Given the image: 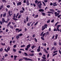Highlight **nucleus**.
<instances>
[{
	"label": "nucleus",
	"instance_id": "nucleus-5",
	"mask_svg": "<svg viewBox=\"0 0 61 61\" xmlns=\"http://www.w3.org/2000/svg\"><path fill=\"white\" fill-rule=\"evenodd\" d=\"M26 3L27 5H29V4L30 3L29 2V0H27L26 2Z\"/></svg>",
	"mask_w": 61,
	"mask_h": 61
},
{
	"label": "nucleus",
	"instance_id": "nucleus-38",
	"mask_svg": "<svg viewBox=\"0 0 61 61\" xmlns=\"http://www.w3.org/2000/svg\"><path fill=\"white\" fill-rule=\"evenodd\" d=\"M44 33V32L43 31L42 32H41V34L40 35L41 36H43V33Z\"/></svg>",
	"mask_w": 61,
	"mask_h": 61
},
{
	"label": "nucleus",
	"instance_id": "nucleus-6",
	"mask_svg": "<svg viewBox=\"0 0 61 61\" xmlns=\"http://www.w3.org/2000/svg\"><path fill=\"white\" fill-rule=\"evenodd\" d=\"M39 11L40 12H44V10L42 9H41L39 10Z\"/></svg>",
	"mask_w": 61,
	"mask_h": 61
},
{
	"label": "nucleus",
	"instance_id": "nucleus-24",
	"mask_svg": "<svg viewBox=\"0 0 61 61\" xmlns=\"http://www.w3.org/2000/svg\"><path fill=\"white\" fill-rule=\"evenodd\" d=\"M1 44L2 46H5V43H1Z\"/></svg>",
	"mask_w": 61,
	"mask_h": 61
},
{
	"label": "nucleus",
	"instance_id": "nucleus-62",
	"mask_svg": "<svg viewBox=\"0 0 61 61\" xmlns=\"http://www.w3.org/2000/svg\"><path fill=\"white\" fill-rule=\"evenodd\" d=\"M19 30V29L17 28L15 29V31H18V30Z\"/></svg>",
	"mask_w": 61,
	"mask_h": 61
},
{
	"label": "nucleus",
	"instance_id": "nucleus-3",
	"mask_svg": "<svg viewBox=\"0 0 61 61\" xmlns=\"http://www.w3.org/2000/svg\"><path fill=\"white\" fill-rule=\"evenodd\" d=\"M47 13H48V15L49 16H51V14H52V15H54V13H53V12H51V11H48L47 12Z\"/></svg>",
	"mask_w": 61,
	"mask_h": 61
},
{
	"label": "nucleus",
	"instance_id": "nucleus-16",
	"mask_svg": "<svg viewBox=\"0 0 61 61\" xmlns=\"http://www.w3.org/2000/svg\"><path fill=\"white\" fill-rule=\"evenodd\" d=\"M20 37V36H19V35L17 36L16 37V38L17 39H18Z\"/></svg>",
	"mask_w": 61,
	"mask_h": 61
},
{
	"label": "nucleus",
	"instance_id": "nucleus-17",
	"mask_svg": "<svg viewBox=\"0 0 61 61\" xmlns=\"http://www.w3.org/2000/svg\"><path fill=\"white\" fill-rule=\"evenodd\" d=\"M35 47V46H34V45H33L32 46H31V48H32V49L33 50H34V48Z\"/></svg>",
	"mask_w": 61,
	"mask_h": 61
},
{
	"label": "nucleus",
	"instance_id": "nucleus-23",
	"mask_svg": "<svg viewBox=\"0 0 61 61\" xmlns=\"http://www.w3.org/2000/svg\"><path fill=\"white\" fill-rule=\"evenodd\" d=\"M13 50L14 51V52H15L16 51V49H14V48H13Z\"/></svg>",
	"mask_w": 61,
	"mask_h": 61
},
{
	"label": "nucleus",
	"instance_id": "nucleus-63",
	"mask_svg": "<svg viewBox=\"0 0 61 61\" xmlns=\"http://www.w3.org/2000/svg\"><path fill=\"white\" fill-rule=\"evenodd\" d=\"M59 53L60 54V55H61V51L60 50H59Z\"/></svg>",
	"mask_w": 61,
	"mask_h": 61
},
{
	"label": "nucleus",
	"instance_id": "nucleus-55",
	"mask_svg": "<svg viewBox=\"0 0 61 61\" xmlns=\"http://www.w3.org/2000/svg\"><path fill=\"white\" fill-rule=\"evenodd\" d=\"M34 40H35V41H36V42H37V40L36 38H34Z\"/></svg>",
	"mask_w": 61,
	"mask_h": 61
},
{
	"label": "nucleus",
	"instance_id": "nucleus-1",
	"mask_svg": "<svg viewBox=\"0 0 61 61\" xmlns=\"http://www.w3.org/2000/svg\"><path fill=\"white\" fill-rule=\"evenodd\" d=\"M37 5L40 9H41V8H42L41 5H42V2H41V1H39L37 3Z\"/></svg>",
	"mask_w": 61,
	"mask_h": 61
},
{
	"label": "nucleus",
	"instance_id": "nucleus-42",
	"mask_svg": "<svg viewBox=\"0 0 61 61\" xmlns=\"http://www.w3.org/2000/svg\"><path fill=\"white\" fill-rule=\"evenodd\" d=\"M22 30L21 29H20L19 30L18 32H21V31H22Z\"/></svg>",
	"mask_w": 61,
	"mask_h": 61
},
{
	"label": "nucleus",
	"instance_id": "nucleus-36",
	"mask_svg": "<svg viewBox=\"0 0 61 61\" xmlns=\"http://www.w3.org/2000/svg\"><path fill=\"white\" fill-rule=\"evenodd\" d=\"M3 50V48H1L0 49V52H2Z\"/></svg>",
	"mask_w": 61,
	"mask_h": 61
},
{
	"label": "nucleus",
	"instance_id": "nucleus-25",
	"mask_svg": "<svg viewBox=\"0 0 61 61\" xmlns=\"http://www.w3.org/2000/svg\"><path fill=\"white\" fill-rule=\"evenodd\" d=\"M20 13H23L24 12L23 10H21L20 11Z\"/></svg>",
	"mask_w": 61,
	"mask_h": 61
},
{
	"label": "nucleus",
	"instance_id": "nucleus-52",
	"mask_svg": "<svg viewBox=\"0 0 61 61\" xmlns=\"http://www.w3.org/2000/svg\"><path fill=\"white\" fill-rule=\"evenodd\" d=\"M8 14L9 15V16L11 14L10 11H8Z\"/></svg>",
	"mask_w": 61,
	"mask_h": 61
},
{
	"label": "nucleus",
	"instance_id": "nucleus-7",
	"mask_svg": "<svg viewBox=\"0 0 61 61\" xmlns=\"http://www.w3.org/2000/svg\"><path fill=\"white\" fill-rule=\"evenodd\" d=\"M31 47V44H29L28 45L26 46V47H27L28 48H29L30 47Z\"/></svg>",
	"mask_w": 61,
	"mask_h": 61
},
{
	"label": "nucleus",
	"instance_id": "nucleus-22",
	"mask_svg": "<svg viewBox=\"0 0 61 61\" xmlns=\"http://www.w3.org/2000/svg\"><path fill=\"white\" fill-rule=\"evenodd\" d=\"M24 54L25 55V56H28V54H27V53L26 52H24Z\"/></svg>",
	"mask_w": 61,
	"mask_h": 61
},
{
	"label": "nucleus",
	"instance_id": "nucleus-19",
	"mask_svg": "<svg viewBox=\"0 0 61 61\" xmlns=\"http://www.w3.org/2000/svg\"><path fill=\"white\" fill-rule=\"evenodd\" d=\"M26 22H28V19H29V18H28V16H27V18H26Z\"/></svg>",
	"mask_w": 61,
	"mask_h": 61
},
{
	"label": "nucleus",
	"instance_id": "nucleus-64",
	"mask_svg": "<svg viewBox=\"0 0 61 61\" xmlns=\"http://www.w3.org/2000/svg\"><path fill=\"white\" fill-rule=\"evenodd\" d=\"M59 46L61 45V43L60 42H59Z\"/></svg>",
	"mask_w": 61,
	"mask_h": 61
},
{
	"label": "nucleus",
	"instance_id": "nucleus-48",
	"mask_svg": "<svg viewBox=\"0 0 61 61\" xmlns=\"http://www.w3.org/2000/svg\"><path fill=\"white\" fill-rule=\"evenodd\" d=\"M46 34H47V35H49V31H47L46 32Z\"/></svg>",
	"mask_w": 61,
	"mask_h": 61
},
{
	"label": "nucleus",
	"instance_id": "nucleus-47",
	"mask_svg": "<svg viewBox=\"0 0 61 61\" xmlns=\"http://www.w3.org/2000/svg\"><path fill=\"white\" fill-rule=\"evenodd\" d=\"M41 39H42V40H43V41L45 40V39H44V38H43V37H41Z\"/></svg>",
	"mask_w": 61,
	"mask_h": 61
},
{
	"label": "nucleus",
	"instance_id": "nucleus-56",
	"mask_svg": "<svg viewBox=\"0 0 61 61\" xmlns=\"http://www.w3.org/2000/svg\"><path fill=\"white\" fill-rule=\"evenodd\" d=\"M0 8H1V9H2L3 8V5H1L0 6Z\"/></svg>",
	"mask_w": 61,
	"mask_h": 61
},
{
	"label": "nucleus",
	"instance_id": "nucleus-12",
	"mask_svg": "<svg viewBox=\"0 0 61 61\" xmlns=\"http://www.w3.org/2000/svg\"><path fill=\"white\" fill-rule=\"evenodd\" d=\"M50 11H51V12H55V11L53 9H50L49 10Z\"/></svg>",
	"mask_w": 61,
	"mask_h": 61
},
{
	"label": "nucleus",
	"instance_id": "nucleus-18",
	"mask_svg": "<svg viewBox=\"0 0 61 61\" xmlns=\"http://www.w3.org/2000/svg\"><path fill=\"white\" fill-rule=\"evenodd\" d=\"M6 13H4L3 15V17H5V16H6Z\"/></svg>",
	"mask_w": 61,
	"mask_h": 61
},
{
	"label": "nucleus",
	"instance_id": "nucleus-15",
	"mask_svg": "<svg viewBox=\"0 0 61 61\" xmlns=\"http://www.w3.org/2000/svg\"><path fill=\"white\" fill-rule=\"evenodd\" d=\"M11 24V22H9L7 25V27H9V26Z\"/></svg>",
	"mask_w": 61,
	"mask_h": 61
},
{
	"label": "nucleus",
	"instance_id": "nucleus-45",
	"mask_svg": "<svg viewBox=\"0 0 61 61\" xmlns=\"http://www.w3.org/2000/svg\"><path fill=\"white\" fill-rule=\"evenodd\" d=\"M35 2L36 4V3H38V1L37 0H36L35 1Z\"/></svg>",
	"mask_w": 61,
	"mask_h": 61
},
{
	"label": "nucleus",
	"instance_id": "nucleus-59",
	"mask_svg": "<svg viewBox=\"0 0 61 61\" xmlns=\"http://www.w3.org/2000/svg\"><path fill=\"white\" fill-rule=\"evenodd\" d=\"M9 31V30L8 29H7L6 30V32H8Z\"/></svg>",
	"mask_w": 61,
	"mask_h": 61
},
{
	"label": "nucleus",
	"instance_id": "nucleus-2",
	"mask_svg": "<svg viewBox=\"0 0 61 61\" xmlns=\"http://www.w3.org/2000/svg\"><path fill=\"white\" fill-rule=\"evenodd\" d=\"M23 59H24L25 60L29 61H33V60H32L30 58H27L23 57L22 58Z\"/></svg>",
	"mask_w": 61,
	"mask_h": 61
},
{
	"label": "nucleus",
	"instance_id": "nucleus-60",
	"mask_svg": "<svg viewBox=\"0 0 61 61\" xmlns=\"http://www.w3.org/2000/svg\"><path fill=\"white\" fill-rule=\"evenodd\" d=\"M28 48L27 47H26V48H25V50H26V51H27L28 50Z\"/></svg>",
	"mask_w": 61,
	"mask_h": 61
},
{
	"label": "nucleus",
	"instance_id": "nucleus-32",
	"mask_svg": "<svg viewBox=\"0 0 61 61\" xmlns=\"http://www.w3.org/2000/svg\"><path fill=\"white\" fill-rule=\"evenodd\" d=\"M58 23H59V22H58L57 23H56L55 26H56L57 25V24H58Z\"/></svg>",
	"mask_w": 61,
	"mask_h": 61
},
{
	"label": "nucleus",
	"instance_id": "nucleus-39",
	"mask_svg": "<svg viewBox=\"0 0 61 61\" xmlns=\"http://www.w3.org/2000/svg\"><path fill=\"white\" fill-rule=\"evenodd\" d=\"M46 33H44L43 34V35L42 36V37H44V36H45V35H46Z\"/></svg>",
	"mask_w": 61,
	"mask_h": 61
},
{
	"label": "nucleus",
	"instance_id": "nucleus-26",
	"mask_svg": "<svg viewBox=\"0 0 61 61\" xmlns=\"http://www.w3.org/2000/svg\"><path fill=\"white\" fill-rule=\"evenodd\" d=\"M29 56H34V54L33 53H32V54L29 55Z\"/></svg>",
	"mask_w": 61,
	"mask_h": 61
},
{
	"label": "nucleus",
	"instance_id": "nucleus-53",
	"mask_svg": "<svg viewBox=\"0 0 61 61\" xmlns=\"http://www.w3.org/2000/svg\"><path fill=\"white\" fill-rule=\"evenodd\" d=\"M39 55L40 56H42V53H41V52H40L39 53Z\"/></svg>",
	"mask_w": 61,
	"mask_h": 61
},
{
	"label": "nucleus",
	"instance_id": "nucleus-29",
	"mask_svg": "<svg viewBox=\"0 0 61 61\" xmlns=\"http://www.w3.org/2000/svg\"><path fill=\"white\" fill-rule=\"evenodd\" d=\"M57 12H55L54 13V14L55 15V16H56V15H57Z\"/></svg>",
	"mask_w": 61,
	"mask_h": 61
},
{
	"label": "nucleus",
	"instance_id": "nucleus-46",
	"mask_svg": "<svg viewBox=\"0 0 61 61\" xmlns=\"http://www.w3.org/2000/svg\"><path fill=\"white\" fill-rule=\"evenodd\" d=\"M4 50H5V51L6 52H8V51L7 50V49H6V48H5Z\"/></svg>",
	"mask_w": 61,
	"mask_h": 61
},
{
	"label": "nucleus",
	"instance_id": "nucleus-40",
	"mask_svg": "<svg viewBox=\"0 0 61 61\" xmlns=\"http://www.w3.org/2000/svg\"><path fill=\"white\" fill-rule=\"evenodd\" d=\"M18 36H23V34H22V33H20V34H19Z\"/></svg>",
	"mask_w": 61,
	"mask_h": 61
},
{
	"label": "nucleus",
	"instance_id": "nucleus-35",
	"mask_svg": "<svg viewBox=\"0 0 61 61\" xmlns=\"http://www.w3.org/2000/svg\"><path fill=\"white\" fill-rule=\"evenodd\" d=\"M38 21L35 24L34 26H36L37 24H38Z\"/></svg>",
	"mask_w": 61,
	"mask_h": 61
},
{
	"label": "nucleus",
	"instance_id": "nucleus-20",
	"mask_svg": "<svg viewBox=\"0 0 61 61\" xmlns=\"http://www.w3.org/2000/svg\"><path fill=\"white\" fill-rule=\"evenodd\" d=\"M2 2H3V3H4H4H6V2H7L6 1V0H2Z\"/></svg>",
	"mask_w": 61,
	"mask_h": 61
},
{
	"label": "nucleus",
	"instance_id": "nucleus-50",
	"mask_svg": "<svg viewBox=\"0 0 61 61\" xmlns=\"http://www.w3.org/2000/svg\"><path fill=\"white\" fill-rule=\"evenodd\" d=\"M10 6L9 5H8L7 6V7L8 8H10Z\"/></svg>",
	"mask_w": 61,
	"mask_h": 61
},
{
	"label": "nucleus",
	"instance_id": "nucleus-28",
	"mask_svg": "<svg viewBox=\"0 0 61 61\" xmlns=\"http://www.w3.org/2000/svg\"><path fill=\"white\" fill-rule=\"evenodd\" d=\"M13 20H14L15 21H16V20H18L17 19L15 18H13Z\"/></svg>",
	"mask_w": 61,
	"mask_h": 61
},
{
	"label": "nucleus",
	"instance_id": "nucleus-54",
	"mask_svg": "<svg viewBox=\"0 0 61 61\" xmlns=\"http://www.w3.org/2000/svg\"><path fill=\"white\" fill-rule=\"evenodd\" d=\"M44 2L45 3H47V0H44Z\"/></svg>",
	"mask_w": 61,
	"mask_h": 61
},
{
	"label": "nucleus",
	"instance_id": "nucleus-10",
	"mask_svg": "<svg viewBox=\"0 0 61 61\" xmlns=\"http://www.w3.org/2000/svg\"><path fill=\"white\" fill-rule=\"evenodd\" d=\"M22 3L21 2H19V3H17V5H21Z\"/></svg>",
	"mask_w": 61,
	"mask_h": 61
},
{
	"label": "nucleus",
	"instance_id": "nucleus-9",
	"mask_svg": "<svg viewBox=\"0 0 61 61\" xmlns=\"http://www.w3.org/2000/svg\"><path fill=\"white\" fill-rule=\"evenodd\" d=\"M44 26H43V27H45V28H47V26H48V25L47 24H45L44 25Z\"/></svg>",
	"mask_w": 61,
	"mask_h": 61
},
{
	"label": "nucleus",
	"instance_id": "nucleus-31",
	"mask_svg": "<svg viewBox=\"0 0 61 61\" xmlns=\"http://www.w3.org/2000/svg\"><path fill=\"white\" fill-rule=\"evenodd\" d=\"M57 5L56 4H53V5H52L53 6H57Z\"/></svg>",
	"mask_w": 61,
	"mask_h": 61
},
{
	"label": "nucleus",
	"instance_id": "nucleus-58",
	"mask_svg": "<svg viewBox=\"0 0 61 61\" xmlns=\"http://www.w3.org/2000/svg\"><path fill=\"white\" fill-rule=\"evenodd\" d=\"M60 15V13H57L56 15V16H58V15Z\"/></svg>",
	"mask_w": 61,
	"mask_h": 61
},
{
	"label": "nucleus",
	"instance_id": "nucleus-27",
	"mask_svg": "<svg viewBox=\"0 0 61 61\" xmlns=\"http://www.w3.org/2000/svg\"><path fill=\"white\" fill-rule=\"evenodd\" d=\"M54 48H55V47H52L51 49V51H52V50H53L54 49L55 50Z\"/></svg>",
	"mask_w": 61,
	"mask_h": 61
},
{
	"label": "nucleus",
	"instance_id": "nucleus-11",
	"mask_svg": "<svg viewBox=\"0 0 61 61\" xmlns=\"http://www.w3.org/2000/svg\"><path fill=\"white\" fill-rule=\"evenodd\" d=\"M41 13L42 14V15H43V16H46V13L43 12H41Z\"/></svg>",
	"mask_w": 61,
	"mask_h": 61
},
{
	"label": "nucleus",
	"instance_id": "nucleus-37",
	"mask_svg": "<svg viewBox=\"0 0 61 61\" xmlns=\"http://www.w3.org/2000/svg\"><path fill=\"white\" fill-rule=\"evenodd\" d=\"M57 53H55L54 54H53V56H55L56 55H57Z\"/></svg>",
	"mask_w": 61,
	"mask_h": 61
},
{
	"label": "nucleus",
	"instance_id": "nucleus-21",
	"mask_svg": "<svg viewBox=\"0 0 61 61\" xmlns=\"http://www.w3.org/2000/svg\"><path fill=\"white\" fill-rule=\"evenodd\" d=\"M58 37V35L57 34H56V35L55 36L56 39Z\"/></svg>",
	"mask_w": 61,
	"mask_h": 61
},
{
	"label": "nucleus",
	"instance_id": "nucleus-57",
	"mask_svg": "<svg viewBox=\"0 0 61 61\" xmlns=\"http://www.w3.org/2000/svg\"><path fill=\"white\" fill-rule=\"evenodd\" d=\"M54 46H56L57 45V44L56 42H54Z\"/></svg>",
	"mask_w": 61,
	"mask_h": 61
},
{
	"label": "nucleus",
	"instance_id": "nucleus-44",
	"mask_svg": "<svg viewBox=\"0 0 61 61\" xmlns=\"http://www.w3.org/2000/svg\"><path fill=\"white\" fill-rule=\"evenodd\" d=\"M16 47V45H14L13 46V48H15Z\"/></svg>",
	"mask_w": 61,
	"mask_h": 61
},
{
	"label": "nucleus",
	"instance_id": "nucleus-43",
	"mask_svg": "<svg viewBox=\"0 0 61 61\" xmlns=\"http://www.w3.org/2000/svg\"><path fill=\"white\" fill-rule=\"evenodd\" d=\"M61 16V15H58V16L57 17V18H60V17Z\"/></svg>",
	"mask_w": 61,
	"mask_h": 61
},
{
	"label": "nucleus",
	"instance_id": "nucleus-33",
	"mask_svg": "<svg viewBox=\"0 0 61 61\" xmlns=\"http://www.w3.org/2000/svg\"><path fill=\"white\" fill-rule=\"evenodd\" d=\"M10 47L8 46L7 48V50L8 51H9V50H10Z\"/></svg>",
	"mask_w": 61,
	"mask_h": 61
},
{
	"label": "nucleus",
	"instance_id": "nucleus-49",
	"mask_svg": "<svg viewBox=\"0 0 61 61\" xmlns=\"http://www.w3.org/2000/svg\"><path fill=\"white\" fill-rule=\"evenodd\" d=\"M50 20H49L47 22V23H50Z\"/></svg>",
	"mask_w": 61,
	"mask_h": 61
},
{
	"label": "nucleus",
	"instance_id": "nucleus-51",
	"mask_svg": "<svg viewBox=\"0 0 61 61\" xmlns=\"http://www.w3.org/2000/svg\"><path fill=\"white\" fill-rule=\"evenodd\" d=\"M42 3H43V4L44 5V6H45L46 5V4H45V3L43 1Z\"/></svg>",
	"mask_w": 61,
	"mask_h": 61
},
{
	"label": "nucleus",
	"instance_id": "nucleus-41",
	"mask_svg": "<svg viewBox=\"0 0 61 61\" xmlns=\"http://www.w3.org/2000/svg\"><path fill=\"white\" fill-rule=\"evenodd\" d=\"M25 45H22L21 46V47H25Z\"/></svg>",
	"mask_w": 61,
	"mask_h": 61
},
{
	"label": "nucleus",
	"instance_id": "nucleus-30",
	"mask_svg": "<svg viewBox=\"0 0 61 61\" xmlns=\"http://www.w3.org/2000/svg\"><path fill=\"white\" fill-rule=\"evenodd\" d=\"M43 26H43L42 27V30H44V29H46V28H45V27H43ZM45 27V28H44Z\"/></svg>",
	"mask_w": 61,
	"mask_h": 61
},
{
	"label": "nucleus",
	"instance_id": "nucleus-34",
	"mask_svg": "<svg viewBox=\"0 0 61 61\" xmlns=\"http://www.w3.org/2000/svg\"><path fill=\"white\" fill-rule=\"evenodd\" d=\"M38 17V15H37L35 16V17H34L35 18H37V17Z\"/></svg>",
	"mask_w": 61,
	"mask_h": 61
},
{
	"label": "nucleus",
	"instance_id": "nucleus-13",
	"mask_svg": "<svg viewBox=\"0 0 61 61\" xmlns=\"http://www.w3.org/2000/svg\"><path fill=\"white\" fill-rule=\"evenodd\" d=\"M9 27H10V28L11 29H13L14 28V27H13V26L12 25H9Z\"/></svg>",
	"mask_w": 61,
	"mask_h": 61
},
{
	"label": "nucleus",
	"instance_id": "nucleus-14",
	"mask_svg": "<svg viewBox=\"0 0 61 61\" xmlns=\"http://www.w3.org/2000/svg\"><path fill=\"white\" fill-rule=\"evenodd\" d=\"M5 19L4 18H2V23H4V22H5Z\"/></svg>",
	"mask_w": 61,
	"mask_h": 61
},
{
	"label": "nucleus",
	"instance_id": "nucleus-4",
	"mask_svg": "<svg viewBox=\"0 0 61 61\" xmlns=\"http://www.w3.org/2000/svg\"><path fill=\"white\" fill-rule=\"evenodd\" d=\"M40 49H41V48H40V46H39L38 47V48L37 49V52H40V51H41Z\"/></svg>",
	"mask_w": 61,
	"mask_h": 61
},
{
	"label": "nucleus",
	"instance_id": "nucleus-8",
	"mask_svg": "<svg viewBox=\"0 0 61 61\" xmlns=\"http://www.w3.org/2000/svg\"><path fill=\"white\" fill-rule=\"evenodd\" d=\"M43 51L45 52H46V53L48 54V52H47V50H46V49L45 48H44L43 49Z\"/></svg>",
	"mask_w": 61,
	"mask_h": 61
},
{
	"label": "nucleus",
	"instance_id": "nucleus-61",
	"mask_svg": "<svg viewBox=\"0 0 61 61\" xmlns=\"http://www.w3.org/2000/svg\"><path fill=\"white\" fill-rule=\"evenodd\" d=\"M16 15H15V14H14V16H13V18H15V16Z\"/></svg>",
	"mask_w": 61,
	"mask_h": 61
}]
</instances>
